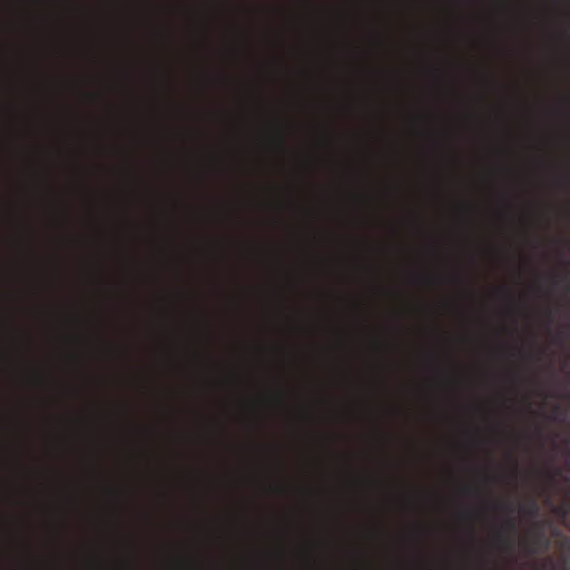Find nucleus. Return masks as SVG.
<instances>
[{
  "label": "nucleus",
  "mask_w": 570,
  "mask_h": 570,
  "mask_svg": "<svg viewBox=\"0 0 570 570\" xmlns=\"http://www.w3.org/2000/svg\"><path fill=\"white\" fill-rule=\"evenodd\" d=\"M522 511L530 517H537L539 513V505L535 501H531L527 507L522 508Z\"/></svg>",
  "instance_id": "4"
},
{
  "label": "nucleus",
  "mask_w": 570,
  "mask_h": 570,
  "mask_svg": "<svg viewBox=\"0 0 570 570\" xmlns=\"http://www.w3.org/2000/svg\"><path fill=\"white\" fill-rule=\"evenodd\" d=\"M281 146L284 147L285 146V142H284V138L282 137L281 138Z\"/></svg>",
  "instance_id": "11"
},
{
  "label": "nucleus",
  "mask_w": 570,
  "mask_h": 570,
  "mask_svg": "<svg viewBox=\"0 0 570 570\" xmlns=\"http://www.w3.org/2000/svg\"><path fill=\"white\" fill-rule=\"evenodd\" d=\"M439 278L435 277V276H426L425 277V281H428L429 283H434L435 281H438Z\"/></svg>",
  "instance_id": "8"
},
{
  "label": "nucleus",
  "mask_w": 570,
  "mask_h": 570,
  "mask_svg": "<svg viewBox=\"0 0 570 570\" xmlns=\"http://www.w3.org/2000/svg\"><path fill=\"white\" fill-rule=\"evenodd\" d=\"M498 540L502 544L503 549L507 551H513L514 549V539L510 535H504L502 533H499L497 535Z\"/></svg>",
  "instance_id": "3"
},
{
  "label": "nucleus",
  "mask_w": 570,
  "mask_h": 570,
  "mask_svg": "<svg viewBox=\"0 0 570 570\" xmlns=\"http://www.w3.org/2000/svg\"><path fill=\"white\" fill-rule=\"evenodd\" d=\"M500 175L510 183H518L520 180V176L514 170L507 167L500 169Z\"/></svg>",
  "instance_id": "2"
},
{
  "label": "nucleus",
  "mask_w": 570,
  "mask_h": 570,
  "mask_svg": "<svg viewBox=\"0 0 570 570\" xmlns=\"http://www.w3.org/2000/svg\"><path fill=\"white\" fill-rule=\"evenodd\" d=\"M564 291H566V293L570 292V286L568 284L564 285Z\"/></svg>",
  "instance_id": "10"
},
{
  "label": "nucleus",
  "mask_w": 570,
  "mask_h": 570,
  "mask_svg": "<svg viewBox=\"0 0 570 570\" xmlns=\"http://www.w3.org/2000/svg\"><path fill=\"white\" fill-rule=\"evenodd\" d=\"M566 544H567L568 549L570 550V541L569 540H566Z\"/></svg>",
  "instance_id": "12"
},
{
  "label": "nucleus",
  "mask_w": 570,
  "mask_h": 570,
  "mask_svg": "<svg viewBox=\"0 0 570 570\" xmlns=\"http://www.w3.org/2000/svg\"><path fill=\"white\" fill-rule=\"evenodd\" d=\"M504 525H505V529L508 530V532H514L515 531L517 527H515L514 520H512V519L507 520Z\"/></svg>",
  "instance_id": "6"
},
{
  "label": "nucleus",
  "mask_w": 570,
  "mask_h": 570,
  "mask_svg": "<svg viewBox=\"0 0 570 570\" xmlns=\"http://www.w3.org/2000/svg\"><path fill=\"white\" fill-rule=\"evenodd\" d=\"M560 513H561L562 517H566L567 515V510L562 508V509H560Z\"/></svg>",
  "instance_id": "9"
},
{
  "label": "nucleus",
  "mask_w": 570,
  "mask_h": 570,
  "mask_svg": "<svg viewBox=\"0 0 570 570\" xmlns=\"http://www.w3.org/2000/svg\"><path fill=\"white\" fill-rule=\"evenodd\" d=\"M553 318V315L551 314V312H549V320L551 321Z\"/></svg>",
  "instance_id": "13"
},
{
  "label": "nucleus",
  "mask_w": 570,
  "mask_h": 570,
  "mask_svg": "<svg viewBox=\"0 0 570 570\" xmlns=\"http://www.w3.org/2000/svg\"><path fill=\"white\" fill-rule=\"evenodd\" d=\"M553 413L556 414V417L557 416H566V410H563L560 405H557L553 410Z\"/></svg>",
  "instance_id": "7"
},
{
  "label": "nucleus",
  "mask_w": 570,
  "mask_h": 570,
  "mask_svg": "<svg viewBox=\"0 0 570 570\" xmlns=\"http://www.w3.org/2000/svg\"><path fill=\"white\" fill-rule=\"evenodd\" d=\"M550 180L556 186H568L570 184V177L566 173L553 174Z\"/></svg>",
  "instance_id": "1"
},
{
  "label": "nucleus",
  "mask_w": 570,
  "mask_h": 570,
  "mask_svg": "<svg viewBox=\"0 0 570 570\" xmlns=\"http://www.w3.org/2000/svg\"><path fill=\"white\" fill-rule=\"evenodd\" d=\"M495 508L499 510L507 511V512H513L511 504L507 503V502L497 503Z\"/></svg>",
  "instance_id": "5"
}]
</instances>
